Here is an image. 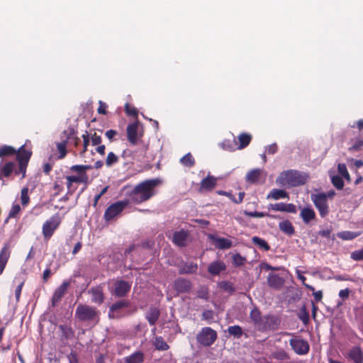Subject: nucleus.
I'll return each instance as SVG.
<instances>
[{"mask_svg": "<svg viewBox=\"0 0 363 363\" xmlns=\"http://www.w3.org/2000/svg\"><path fill=\"white\" fill-rule=\"evenodd\" d=\"M161 183L160 179L145 180L135 186L130 197L136 203H140L149 200L155 194V187Z\"/></svg>", "mask_w": 363, "mask_h": 363, "instance_id": "1", "label": "nucleus"}, {"mask_svg": "<svg viewBox=\"0 0 363 363\" xmlns=\"http://www.w3.org/2000/svg\"><path fill=\"white\" fill-rule=\"evenodd\" d=\"M91 169H92L91 165L84 164H75L70 167V171L76 173V175H69L65 177L67 194H72L77 190V186L74 184H84L86 186L89 183L86 171Z\"/></svg>", "mask_w": 363, "mask_h": 363, "instance_id": "2", "label": "nucleus"}, {"mask_svg": "<svg viewBox=\"0 0 363 363\" xmlns=\"http://www.w3.org/2000/svg\"><path fill=\"white\" fill-rule=\"evenodd\" d=\"M307 181V176L296 170H287L282 172L277 177L276 182L281 186L294 187L304 184Z\"/></svg>", "mask_w": 363, "mask_h": 363, "instance_id": "3", "label": "nucleus"}, {"mask_svg": "<svg viewBox=\"0 0 363 363\" xmlns=\"http://www.w3.org/2000/svg\"><path fill=\"white\" fill-rule=\"evenodd\" d=\"M75 318L81 322L96 325L100 319V312L94 306L79 304L75 311Z\"/></svg>", "mask_w": 363, "mask_h": 363, "instance_id": "4", "label": "nucleus"}, {"mask_svg": "<svg viewBox=\"0 0 363 363\" xmlns=\"http://www.w3.org/2000/svg\"><path fill=\"white\" fill-rule=\"evenodd\" d=\"M128 206L127 201H118L111 204L104 214V219L106 223L116 220Z\"/></svg>", "mask_w": 363, "mask_h": 363, "instance_id": "5", "label": "nucleus"}, {"mask_svg": "<svg viewBox=\"0 0 363 363\" xmlns=\"http://www.w3.org/2000/svg\"><path fill=\"white\" fill-rule=\"evenodd\" d=\"M61 217L55 213L47 220L43 225L42 233L45 240H49L61 223Z\"/></svg>", "mask_w": 363, "mask_h": 363, "instance_id": "6", "label": "nucleus"}, {"mask_svg": "<svg viewBox=\"0 0 363 363\" xmlns=\"http://www.w3.org/2000/svg\"><path fill=\"white\" fill-rule=\"evenodd\" d=\"M216 339V331L210 327L203 328L196 336L197 342L205 347L212 345Z\"/></svg>", "mask_w": 363, "mask_h": 363, "instance_id": "7", "label": "nucleus"}, {"mask_svg": "<svg viewBox=\"0 0 363 363\" xmlns=\"http://www.w3.org/2000/svg\"><path fill=\"white\" fill-rule=\"evenodd\" d=\"M311 200L322 218H325L328 215L329 206L325 193L312 194Z\"/></svg>", "mask_w": 363, "mask_h": 363, "instance_id": "8", "label": "nucleus"}, {"mask_svg": "<svg viewBox=\"0 0 363 363\" xmlns=\"http://www.w3.org/2000/svg\"><path fill=\"white\" fill-rule=\"evenodd\" d=\"M280 319L273 315H264L257 326V330L259 331H267L271 330H276L280 325Z\"/></svg>", "mask_w": 363, "mask_h": 363, "instance_id": "9", "label": "nucleus"}, {"mask_svg": "<svg viewBox=\"0 0 363 363\" xmlns=\"http://www.w3.org/2000/svg\"><path fill=\"white\" fill-rule=\"evenodd\" d=\"M289 344L294 352L298 355H305L309 352L310 345L308 341L301 337L291 338Z\"/></svg>", "mask_w": 363, "mask_h": 363, "instance_id": "10", "label": "nucleus"}, {"mask_svg": "<svg viewBox=\"0 0 363 363\" xmlns=\"http://www.w3.org/2000/svg\"><path fill=\"white\" fill-rule=\"evenodd\" d=\"M131 284L123 280H117L113 286L112 294L117 297L125 296L130 290Z\"/></svg>", "mask_w": 363, "mask_h": 363, "instance_id": "11", "label": "nucleus"}, {"mask_svg": "<svg viewBox=\"0 0 363 363\" xmlns=\"http://www.w3.org/2000/svg\"><path fill=\"white\" fill-rule=\"evenodd\" d=\"M70 282L64 281L54 291L52 297V306H57L62 300V297L66 294Z\"/></svg>", "mask_w": 363, "mask_h": 363, "instance_id": "12", "label": "nucleus"}, {"mask_svg": "<svg viewBox=\"0 0 363 363\" xmlns=\"http://www.w3.org/2000/svg\"><path fill=\"white\" fill-rule=\"evenodd\" d=\"M346 358L353 363H363V352L359 346L351 347L345 355Z\"/></svg>", "mask_w": 363, "mask_h": 363, "instance_id": "13", "label": "nucleus"}, {"mask_svg": "<svg viewBox=\"0 0 363 363\" xmlns=\"http://www.w3.org/2000/svg\"><path fill=\"white\" fill-rule=\"evenodd\" d=\"M139 123L138 121L133 122L127 126V138L128 140L132 145H136L138 142V129Z\"/></svg>", "mask_w": 363, "mask_h": 363, "instance_id": "14", "label": "nucleus"}, {"mask_svg": "<svg viewBox=\"0 0 363 363\" xmlns=\"http://www.w3.org/2000/svg\"><path fill=\"white\" fill-rule=\"evenodd\" d=\"M179 274H194L198 270V264L194 262H182L178 265Z\"/></svg>", "mask_w": 363, "mask_h": 363, "instance_id": "15", "label": "nucleus"}, {"mask_svg": "<svg viewBox=\"0 0 363 363\" xmlns=\"http://www.w3.org/2000/svg\"><path fill=\"white\" fill-rule=\"evenodd\" d=\"M269 209L275 211H281V212H288L295 213L296 212V207L293 203H270L269 205Z\"/></svg>", "mask_w": 363, "mask_h": 363, "instance_id": "16", "label": "nucleus"}, {"mask_svg": "<svg viewBox=\"0 0 363 363\" xmlns=\"http://www.w3.org/2000/svg\"><path fill=\"white\" fill-rule=\"evenodd\" d=\"M174 286L178 293H187L191 289V283L186 279L179 277L174 281Z\"/></svg>", "mask_w": 363, "mask_h": 363, "instance_id": "17", "label": "nucleus"}, {"mask_svg": "<svg viewBox=\"0 0 363 363\" xmlns=\"http://www.w3.org/2000/svg\"><path fill=\"white\" fill-rule=\"evenodd\" d=\"M208 238L211 240L215 246L220 250L230 249L233 246L231 240L224 238H219L213 235H209Z\"/></svg>", "mask_w": 363, "mask_h": 363, "instance_id": "18", "label": "nucleus"}, {"mask_svg": "<svg viewBox=\"0 0 363 363\" xmlns=\"http://www.w3.org/2000/svg\"><path fill=\"white\" fill-rule=\"evenodd\" d=\"M285 280L283 277L275 274H269L267 277V283L271 288L280 289L284 286Z\"/></svg>", "mask_w": 363, "mask_h": 363, "instance_id": "19", "label": "nucleus"}, {"mask_svg": "<svg viewBox=\"0 0 363 363\" xmlns=\"http://www.w3.org/2000/svg\"><path fill=\"white\" fill-rule=\"evenodd\" d=\"M188 233L183 230L176 231L173 234L172 242L179 247H184L186 245Z\"/></svg>", "mask_w": 363, "mask_h": 363, "instance_id": "20", "label": "nucleus"}, {"mask_svg": "<svg viewBox=\"0 0 363 363\" xmlns=\"http://www.w3.org/2000/svg\"><path fill=\"white\" fill-rule=\"evenodd\" d=\"M263 174L264 170L262 169L257 168L251 169L247 173L245 180L250 184H257L259 182Z\"/></svg>", "mask_w": 363, "mask_h": 363, "instance_id": "21", "label": "nucleus"}, {"mask_svg": "<svg viewBox=\"0 0 363 363\" xmlns=\"http://www.w3.org/2000/svg\"><path fill=\"white\" fill-rule=\"evenodd\" d=\"M226 269V266L225 263L222 261L217 260L214 261L208 267V272L209 274L213 276L219 275L220 272L225 271Z\"/></svg>", "mask_w": 363, "mask_h": 363, "instance_id": "22", "label": "nucleus"}, {"mask_svg": "<svg viewBox=\"0 0 363 363\" xmlns=\"http://www.w3.org/2000/svg\"><path fill=\"white\" fill-rule=\"evenodd\" d=\"M11 250L7 245H4L0 251V275L3 273L10 257Z\"/></svg>", "mask_w": 363, "mask_h": 363, "instance_id": "23", "label": "nucleus"}, {"mask_svg": "<svg viewBox=\"0 0 363 363\" xmlns=\"http://www.w3.org/2000/svg\"><path fill=\"white\" fill-rule=\"evenodd\" d=\"M300 217L305 224H308L315 218V213L311 206L303 207L301 210Z\"/></svg>", "mask_w": 363, "mask_h": 363, "instance_id": "24", "label": "nucleus"}, {"mask_svg": "<svg viewBox=\"0 0 363 363\" xmlns=\"http://www.w3.org/2000/svg\"><path fill=\"white\" fill-rule=\"evenodd\" d=\"M16 163L13 162H9L4 164H0V179L3 180V177H9L14 172Z\"/></svg>", "mask_w": 363, "mask_h": 363, "instance_id": "25", "label": "nucleus"}, {"mask_svg": "<svg viewBox=\"0 0 363 363\" xmlns=\"http://www.w3.org/2000/svg\"><path fill=\"white\" fill-rule=\"evenodd\" d=\"M32 152L24 148V145H22L18 151H16V156L18 162H23L28 164L31 157Z\"/></svg>", "mask_w": 363, "mask_h": 363, "instance_id": "26", "label": "nucleus"}, {"mask_svg": "<svg viewBox=\"0 0 363 363\" xmlns=\"http://www.w3.org/2000/svg\"><path fill=\"white\" fill-rule=\"evenodd\" d=\"M91 294V301L99 305L101 304L104 300V295L103 293L102 288L96 286L92 288L89 291Z\"/></svg>", "mask_w": 363, "mask_h": 363, "instance_id": "27", "label": "nucleus"}, {"mask_svg": "<svg viewBox=\"0 0 363 363\" xmlns=\"http://www.w3.org/2000/svg\"><path fill=\"white\" fill-rule=\"evenodd\" d=\"M217 180L213 176L208 175L201 182L200 191H211L216 185Z\"/></svg>", "mask_w": 363, "mask_h": 363, "instance_id": "28", "label": "nucleus"}, {"mask_svg": "<svg viewBox=\"0 0 363 363\" xmlns=\"http://www.w3.org/2000/svg\"><path fill=\"white\" fill-rule=\"evenodd\" d=\"M160 315V311L157 308H150L146 314V318L150 325H155Z\"/></svg>", "mask_w": 363, "mask_h": 363, "instance_id": "29", "label": "nucleus"}, {"mask_svg": "<svg viewBox=\"0 0 363 363\" xmlns=\"http://www.w3.org/2000/svg\"><path fill=\"white\" fill-rule=\"evenodd\" d=\"M279 229L281 232L286 234L289 236H291L294 234L295 230L292 223L288 220H285L279 223Z\"/></svg>", "mask_w": 363, "mask_h": 363, "instance_id": "30", "label": "nucleus"}, {"mask_svg": "<svg viewBox=\"0 0 363 363\" xmlns=\"http://www.w3.org/2000/svg\"><path fill=\"white\" fill-rule=\"evenodd\" d=\"M288 197V194L285 190L283 189H273L267 195V199H274V200H279L281 199H286Z\"/></svg>", "mask_w": 363, "mask_h": 363, "instance_id": "31", "label": "nucleus"}, {"mask_svg": "<svg viewBox=\"0 0 363 363\" xmlns=\"http://www.w3.org/2000/svg\"><path fill=\"white\" fill-rule=\"evenodd\" d=\"M238 139L239 140L238 149L242 150L245 148L250 144L252 140V136L248 133H242L238 135Z\"/></svg>", "mask_w": 363, "mask_h": 363, "instance_id": "32", "label": "nucleus"}, {"mask_svg": "<svg viewBox=\"0 0 363 363\" xmlns=\"http://www.w3.org/2000/svg\"><path fill=\"white\" fill-rule=\"evenodd\" d=\"M64 134L66 135V140H67V143L69 142L71 143H73L75 147L78 146L80 143L81 140L80 138H79L76 135L74 129L71 128L69 130V133L67 131H64Z\"/></svg>", "mask_w": 363, "mask_h": 363, "instance_id": "33", "label": "nucleus"}, {"mask_svg": "<svg viewBox=\"0 0 363 363\" xmlns=\"http://www.w3.org/2000/svg\"><path fill=\"white\" fill-rule=\"evenodd\" d=\"M263 316L261 315V312L258 308L254 307L250 313V318L253 322L256 328H257Z\"/></svg>", "mask_w": 363, "mask_h": 363, "instance_id": "34", "label": "nucleus"}, {"mask_svg": "<svg viewBox=\"0 0 363 363\" xmlns=\"http://www.w3.org/2000/svg\"><path fill=\"white\" fill-rule=\"evenodd\" d=\"M144 361V354L141 352H136L125 358V363H142Z\"/></svg>", "mask_w": 363, "mask_h": 363, "instance_id": "35", "label": "nucleus"}, {"mask_svg": "<svg viewBox=\"0 0 363 363\" xmlns=\"http://www.w3.org/2000/svg\"><path fill=\"white\" fill-rule=\"evenodd\" d=\"M153 345L157 350L160 351H165L169 348L167 343L162 337H156L153 342Z\"/></svg>", "mask_w": 363, "mask_h": 363, "instance_id": "36", "label": "nucleus"}, {"mask_svg": "<svg viewBox=\"0 0 363 363\" xmlns=\"http://www.w3.org/2000/svg\"><path fill=\"white\" fill-rule=\"evenodd\" d=\"M16 150L11 146L2 145L0 147V157L15 155Z\"/></svg>", "mask_w": 363, "mask_h": 363, "instance_id": "37", "label": "nucleus"}, {"mask_svg": "<svg viewBox=\"0 0 363 363\" xmlns=\"http://www.w3.org/2000/svg\"><path fill=\"white\" fill-rule=\"evenodd\" d=\"M180 162L185 167H192L195 164V160L192 155L189 152L180 159Z\"/></svg>", "mask_w": 363, "mask_h": 363, "instance_id": "38", "label": "nucleus"}, {"mask_svg": "<svg viewBox=\"0 0 363 363\" xmlns=\"http://www.w3.org/2000/svg\"><path fill=\"white\" fill-rule=\"evenodd\" d=\"M252 242L257 245L260 249H262L265 251H268L270 249L269 244L263 239L254 236L252 239Z\"/></svg>", "mask_w": 363, "mask_h": 363, "instance_id": "39", "label": "nucleus"}, {"mask_svg": "<svg viewBox=\"0 0 363 363\" xmlns=\"http://www.w3.org/2000/svg\"><path fill=\"white\" fill-rule=\"evenodd\" d=\"M67 140H63L60 143H57L56 146L60 153L58 158L63 159L67 155Z\"/></svg>", "mask_w": 363, "mask_h": 363, "instance_id": "40", "label": "nucleus"}, {"mask_svg": "<svg viewBox=\"0 0 363 363\" xmlns=\"http://www.w3.org/2000/svg\"><path fill=\"white\" fill-rule=\"evenodd\" d=\"M359 234L351 231H342L337 233V237L344 240H352L356 238Z\"/></svg>", "mask_w": 363, "mask_h": 363, "instance_id": "41", "label": "nucleus"}, {"mask_svg": "<svg viewBox=\"0 0 363 363\" xmlns=\"http://www.w3.org/2000/svg\"><path fill=\"white\" fill-rule=\"evenodd\" d=\"M228 332L230 335H233L236 338H240L243 333L242 329L240 325L229 326L228 328Z\"/></svg>", "mask_w": 363, "mask_h": 363, "instance_id": "42", "label": "nucleus"}, {"mask_svg": "<svg viewBox=\"0 0 363 363\" xmlns=\"http://www.w3.org/2000/svg\"><path fill=\"white\" fill-rule=\"evenodd\" d=\"M129 306V302L128 301L121 300L113 303L110 307V311L112 313L117 312L119 309L128 307Z\"/></svg>", "mask_w": 363, "mask_h": 363, "instance_id": "43", "label": "nucleus"}, {"mask_svg": "<svg viewBox=\"0 0 363 363\" xmlns=\"http://www.w3.org/2000/svg\"><path fill=\"white\" fill-rule=\"evenodd\" d=\"M331 182L333 185L338 190L342 189L344 186V181L342 177L339 175H335L331 177Z\"/></svg>", "mask_w": 363, "mask_h": 363, "instance_id": "44", "label": "nucleus"}, {"mask_svg": "<svg viewBox=\"0 0 363 363\" xmlns=\"http://www.w3.org/2000/svg\"><path fill=\"white\" fill-rule=\"evenodd\" d=\"M219 286L221 289L230 294H233L235 291V287L233 286V284L228 281H223L220 282Z\"/></svg>", "mask_w": 363, "mask_h": 363, "instance_id": "45", "label": "nucleus"}, {"mask_svg": "<svg viewBox=\"0 0 363 363\" xmlns=\"http://www.w3.org/2000/svg\"><path fill=\"white\" fill-rule=\"evenodd\" d=\"M28 191H29V189L28 187H23L21 191V203L24 206H27L30 201Z\"/></svg>", "mask_w": 363, "mask_h": 363, "instance_id": "46", "label": "nucleus"}, {"mask_svg": "<svg viewBox=\"0 0 363 363\" xmlns=\"http://www.w3.org/2000/svg\"><path fill=\"white\" fill-rule=\"evenodd\" d=\"M60 328L62 333V335L66 338H71L74 335V331L71 328V327L67 325H60Z\"/></svg>", "mask_w": 363, "mask_h": 363, "instance_id": "47", "label": "nucleus"}, {"mask_svg": "<svg viewBox=\"0 0 363 363\" xmlns=\"http://www.w3.org/2000/svg\"><path fill=\"white\" fill-rule=\"evenodd\" d=\"M273 357L278 360H286L290 358L289 354L284 350H279L274 352Z\"/></svg>", "mask_w": 363, "mask_h": 363, "instance_id": "48", "label": "nucleus"}, {"mask_svg": "<svg viewBox=\"0 0 363 363\" xmlns=\"http://www.w3.org/2000/svg\"><path fill=\"white\" fill-rule=\"evenodd\" d=\"M246 259L240 254L237 253L233 256V263L235 267H240L245 264Z\"/></svg>", "mask_w": 363, "mask_h": 363, "instance_id": "49", "label": "nucleus"}, {"mask_svg": "<svg viewBox=\"0 0 363 363\" xmlns=\"http://www.w3.org/2000/svg\"><path fill=\"white\" fill-rule=\"evenodd\" d=\"M118 161V157L113 152L108 154L106 160V165L107 167H111Z\"/></svg>", "mask_w": 363, "mask_h": 363, "instance_id": "50", "label": "nucleus"}, {"mask_svg": "<svg viewBox=\"0 0 363 363\" xmlns=\"http://www.w3.org/2000/svg\"><path fill=\"white\" fill-rule=\"evenodd\" d=\"M337 172L341 175L342 177H344L347 179L350 178V174L347 172V167L344 163L338 164Z\"/></svg>", "mask_w": 363, "mask_h": 363, "instance_id": "51", "label": "nucleus"}, {"mask_svg": "<svg viewBox=\"0 0 363 363\" xmlns=\"http://www.w3.org/2000/svg\"><path fill=\"white\" fill-rule=\"evenodd\" d=\"M27 166H28V164H25L23 162L18 163V168L14 169L15 174L18 175V174H22L21 178H24L26 177Z\"/></svg>", "mask_w": 363, "mask_h": 363, "instance_id": "52", "label": "nucleus"}, {"mask_svg": "<svg viewBox=\"0 0 363 363\" xmlns=\"http://www.w3.org/2000/svg\"><path fill=\"white\" fill-rule=\"evenodd\" d=\"M220 146L221 148L224 150L227 151H233L235 150V145H233V142H231L230 140H223L220 144Z\"/></svg>", "mask_w": 363, "mask_h": 363, "instance_id": "53", "label": "nucleus"}, {"mask_svg": "<svg viewBox=\"0 0 363 363\" xmlns=\"http://www.w3.org/2000/svg\"><path fill=\"white\" fill-rule=\"evenodd\" d=\"M125 111L128 116H137L138 113V109L128 103L125 105Z\"/></svg>", "mask_w": 363, "mask_h": 363, "instance_id": "54", "label": "nucleus"}, {"mask_svg": "<svg viewBox=\"0 0 363 363\" xmlns=\"http://www.w3.org/2000/svg\"><path fill=\"white\" fill-rule=\"evenodd\" d=\"M245 215L252 217V218H263L265 216H268L269 214L264 212H259V211H247L244 212Z\"/></svg>", "mask_w": 363, "mask_h": 363, "instance_id": "55", "label": "nucleus"}, {"mask_svg": "<svg viewBox=\"0 0 363 363\" xmlns=\"http://www.w3.org/2000/svg\"><path fill=\"white\" fill-rule=\"evenodd\" d=\"M83 138V150L80 152L81 155H83L87 151V147L89 144V135L88 132L86 131L84 134L82 135Z\"/></svg>", "mask_w": 363, "mask_h": 363, "instance_id": "56", "label": "nucleus"}, {"mask_svg": "<svg viewBox=\"0 0 363 363\" xmlns=\"http://www.w3.org/2000/svg\"><path fill=\"white\" fill-rule=\"evenodd\" d=\"M298 318L299 319L304 323V324H307L309 321V314L306 311L305 307H303L299 315H298Z\"/></svg>", "mask_w": 363, "mask_h": 363, "instance_id": "57", "label": "nucleus"}, {"mask_svg": "<svg viewBox=\"0 0 363 363\" xmlns=\"http://www.w3.org/2000/svg\"><path fill=\"white\" fill-rule=\"evenodd\" d=\"M351 258L355 261L363 260V248L351 253Z\"/></svg>", "mask_w": 363, "mask_h": 363, "instance_id": "58", "label": "nucleus"}, {"mask_svg": "<svg viewBox=\"0 0 363 363\" xmlns=\"http://www.w3.org/2000/svg\"><path fill=\"white\" fill-rule=\"evenodd\" d=\"M118 132L115 130H108L105 133L106 137L110 140V142H113L116 140V136L118 135Z\"/></svg>", "mask_w": 363, "mask_h": 363, "instance_id": "59", "label": "nucleus"}, {"mask_svg": "<svg viewBox=\"0 0 363 363\" xmlns=\"http://www.w3.org/2000/svg\"><path fill=\"white\" fill-rule=\"evenodd\" d=\"M21 211V207L18 204H14L12 206L11 209L9 212V218H15Z\"/></svg>", "mask_w": 363, "mask_h": 363, "instance_id": "60", "label": "nucleus"}, {"mask_svg": "<svg viewBox=\"0 0 363 363\" xmlns=\"http://www.w3.org/2000/svg\"><path fill=\"white\" fill-rule=\"evenodd\" d=\"M297 273H298V279L302 281L303 286L309 291H313L314 287L305 283L306 278L303 275L301 274L299 271H297Z\"/></svg>", "mask_w": 363, "mask_h": 363, "instance_id": "61", "label": "nucleus"}, {"mask_svg": "<svg viewBox=\"0 0 363 363\" xmlns=\"http://www.w3.org/2000/svg\"><path fill=\"white\" fill-rule=\"evenodd\" d=\"M23 284H24V281H21L18 285L17 286V287L16 288V290H15V296H16V301L18 302L19 301V299H20V296H21V291H22V289H23Z\"/></svg>", "mask_w": 363, "mask_h": 363, "instance_id": "62", "label": "nucleus"}, {"mask_svg": "<svg viewBox=\"0 0 363 363\" xmlns=\"http://www.w3.org/2000/svg\"><path fill=\"white\" fill-rule=\"evenodd\" d=\"M363 147V140H356L352 147L350 148L351 150L357 151L359 150Z\"/></svg>", "mask_w": 363, "mask_h": 363, "instance_id": "63", "label": "nucleus"}, {"mask_svg": "<svg viewBox=\"0 0 363 363\" xmlns=\"http://www.w3.org/2000/svg\"><path fill=\"white\" fill-rule=\"evenodd\" d=\"M91 139L93 145H99L102 140L101 137L98 135L96 133L91 135Z\"/></svg>", "mask_w": 363, "mask_h": 363, "instance_id": "64", "label": "nucleus"}]
</instances>
